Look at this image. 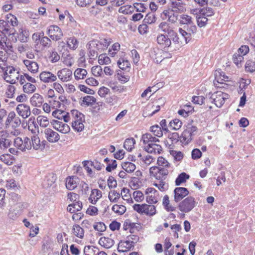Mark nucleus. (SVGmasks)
<instances>
[{
  "label": "nucleus",
  "mask_w": 255,
  "mask_h": 255,
  "mask_svg": "<svg viewBox=\"0 0 255 255\" xmlns=\"http://www.w3.org/2000/svg\"><path fill=\"white\" fill-rule=\"evenodd\" d=\"M228 77L225 75L224 72H221L219 71H216L215 73V81L214 84L216 85V81L218 83H223V81H227Z\"/></svg>",
  "instance_id": "35"
},
{
  "label": "nucleus",
  "mask_w": 255,
  "mask_h": 255,
  "mask_svg": "<svg viewBox=\"0 0 255 255\" xmlns=\"http://www.w3.org/2000/svg\"><path fill=\"white\" fill-rule=\"evenodd\" d=\"M19 77V72L18 69L12 66H6V69L4 71L3 78L7 83L11 84L16 83Z\"/></svg>",
  "instance_id": "2"
},
{
  "label": "nucleus",
  "mask_w": 255,
  "mask_h": 255,
  "mask_svg": "<svg viewBox=\"0 0 255 255\" xmlns=\"http://www.w3.org/2000/svg\"><path fill=\"white\" fill-rule=\"evenodd\" d=\"M229 98V95L222 91H218L212 94L210 98L211 102L221 108L225 103V100Z\"/></svg>",
  "instance_id": "5"
},
{
  "label": "nucleus",
  "mask_w": 255,
  "mask_h": 255,
  "mask_svg": "<svg viewBox=\"0 0 255 255\" xmlns=\"http://www.w3.org/2000/svg\"><path fill=\"white\" fill-rule=\"evenodd\" d=\"M68 47L71 50H75L77 48L79 42L75 37H69L66 41Z\"/></svg>",
  "instance_id": "36"
},
{
  "label": "nucleus",
  "mask_w": 255,
  "mask_h": 255,
  "mask_svg": "<svg viewBox=\"0 0 255 255\" xmlns=\"http://www.w3.org/2000/svg\"><path fill=\"white\" fill-rule=\"evenodd\" d=\"M9 21H6L4 20H0V31L4 34H12L13 33V28L10 27L9 24Z\"/></svg>",
  "instance_id": "19"
},
{
  "label": "nucleus",
  "mask_w": 255,
  "mask_h": 255,
  "mask_svg": "<svg viewBox=\"0 0 255 255\" xmlns=\"http://www.w3.org/2000/svg\"><path fill=\"white\" fill-rule=\"evenodd\" d=\"M197 128L196 126L188 125L182 132L181 136V141L185 144L189 143L193 139V136L195 135V132L196 131Z\"/></svg>",
  "instance_id": "7"
},
{
  "label": "nucleus",
  "mask_w": 255,
  "mask_h": 255,
  "mask_svg": "<svg viewBox=\"0 0 255 255\" xmlns=\"http://www.w3.org/2000/svg\"><path fill=\"white\" fill-rule=\"evenodd\" d=\"M147 145L145 146L144 149L146 151L150 153H160L162 150V147L160 145L157 144L156 142L149 141L148 143H143Z\"/></svg>",
  "instance_id": "15"
},
{
  "label": "nucleus",
  "mask_w": 255,
  "mask_h": 255,
  "mask_svg": "<svg viewBox=\"0 0 255 255\" xmlns=\"http://www.w3.org/2000/svg\"><path fill=\"white\" fill-rule=\"evenodd\" d=\"M82 208V203L80 201L74 202L72 204L68 205L67 210L68 212L74 213L76 212L80 211Z\"/></svg>",
  "instance_id": "29"
},
{
  "label": "nucleus",
  "mask_w": 255,
  "mask_h": 255,
  "mask_svg": "<svg viewBox=\"0 0 255 255\" xmlns=\"http://www.w3.org/2000/svg\"><path fill=\"white\" fill-rule=\"evenodd\" d=\"M37 123L43 128H46L49 125V122L47 117L39 116L37 118Z\"/></svg>",
  "instance_id": "49"
},
{
  "label": "nucleus",
  "mask_w": 255,
  "mask_h": 255,
  "mask_svg": "<svg viewBox=\"0 0 255 255\" xmlns=\"http://www.w3.org/2000/svg\"><path fill=\"white\" fill-rule=\"evenodd\" d=\"M151 131L152 132L154 135L158 137H161L163 135L161 128L158 125H154L150 127Z\"/></svg>",
  "instance_id": "59"
},
{
  "label": "nucleus",
  "mask_w": 255,
  "mask_h": 255,
  "mask_svg": "<svg viewBox=\"0 0 255 255\" xmlns=\"http://www.w3.org/2000/svg\"><path fill=\"white\" fill-rule=\"evenodd\" d=\"M0 160L7 165H11L13 163L14 157L9 154H3L0 156Z\"/></svg>",
  "instance_id": "32"
},
{
  "label": "nucleus",
  "mask_w": 255,
  "mask_h": 255,
  "mask_svg": "<svg viewBox=\"0 0 255 255\" xmlns=\"http://www.w3.org/2000/svg\"><path fill=\"white\" fill-rule=\"evenodd\" d=\"M23 62L31 73L35 74L38 72L39 66L37 62L30 60H24Z\"/></svg>",
  "instance_id": "21"
},
{
  "label": "nucleus",
  "mask_w": 255,
  "mask_h": 255,
  "mask_svg": "<svg viewBox=\"0 0 255 255\" xmlns=\"http://www.w3.org/2000/svg\"><path fill=\"white\" fill-rule=\"evenodd\" d=\"M199 13L205 17L211 16L214 14L213 9L211 7L203 8L199 10Z\"/></svg>",
  "instance_id": "55"
},
{
  "label": "nucleus",
  "mask_w": 255,
  "mask_h": 255,
  "mask_svg": "<svg viewBox=\"0 0 255 255\" xmlns=\"http://www.w3.org/2000/svg\"><path fill=\"white\" fill-rule=\"evenodd\" d=\"M189 175L187 174L186 173H181L178 176L177 178L176 179V185H180L181 183L185 182L187 179L189 178Z\"/></svg>",
  "instance_id": "47"
},
{
  "label": "nucleus",
  "mask_w": 255,
  "mask_h": 255,
  "mask_svg": "<svg viewBox=\"0 0 255 255\" xmlns=\"http://www.w3.org/2000/svg\"><path fill=\"white\" fill-rule=\"evenodd\" d=\"M172 244L170 241V239L168 238H166L164 242V248L165 254L168 253V255H173L174 252L172 250L169 249L171 247ZM167 255V254H166Z\"/></svg>",
  "instance_id": "48"
},
{
  "label": "nucleus",
  "mask_w": 255,
  "mask_h": 255,
  "mask_svg": "<svg viewBox=\"0 0 255 255\" xmlns=\"http://www.w3.org/2000/svg\"><path fill=\"white\" fill-rule=\"evenodd\" d=\"M117 63L119 67L122 70H126L130 67L129 61L123 58H120Z\"/></svg>",
  "instance_id": "50"
},
{
  "label": "nucleus",
  "mask_w": 255,
  "mask_h": 255,
  "mask_svg": "<svg viewBox=\"0 0 255 255\" xmlns=\"http://www.w3.org/2000/svg\"><path fill=\"white\" fill-rule=\"evenodd\" d=\"M35 86L29 82H27L23 85V91L25 93H32L35 91Z\"/></svg>",
  "instance_id": "44"
},
{
  "label": "nucleus",
  "mask_w": 255,
  "mask_h": 255,
  "mask_svg": "<svg viewBox=\"0 0 255 255\" xmlns=\"http://www.w3.org/2000/svg\"><path fill=\"white\" fill-rule=\"evenodd\" d=\"M18 115L23 119H26L31 115L30 108L29 105L25 104H18L16 108Z\"/></svg>",
  "instance_id": "10"
},
{
  "label": "nucleus",
  "mask_w": 255,
  "mask_h": 255,
  "mask_svg": "<svg viewBox=\"0 0 255 255\" xmlns=\"http://www.w3.org/2000/svg\"><path fill=\"white\" fill-rule=\"evenodd\" d=\"M146 206L144 210L145 211H143V214L146 215L152 216L156 214V210L155 207L152 205H148L146 204Z\"/></svg>",
  "instance_id": "42"
},
{
  "label": "nucleus",
  "mask_w": 255,
  "mask_h": 255,
  "mask_svg": "<svg viewBox=\"0 0 255 255\" xmlns=\"http://www.w3.org/2000/svg\"><path fill=\"white\" fill-rule=\"evenodd\" d=\"M141 139L143 143H148L149 141L152 142H159V140L155 137L152 136L150 133H145L142 135Z\"/></svg>",
  "instance_id": "43"
},
{
  "label": "nucleus",
  "mask_w": 255,
  "mask_h": 255,
  "mask_svg": "<svg viewBox=\"0 0 255 255\" xmlns=\"http://www.w3.org/2000/svg\"><path fill=\"white\" fill-rule=\"evenodd\" d=\"M197 203L194 197L188 196L179 203L178 208L181 212L187 213L196 206Z\"/></svg>",
  "instance_id": "3"
},
{
  "label": "nucleus",
  "mask_w": 255,
  "mask_h": 255,
  "mask_svg": "<svg viewBox=\"0 0 255 255\" xmlns=\"http://www.w3.org/2000/svg\"><path fill=\"white\" fill-rule=\"evenodd\" d=\"M47 34L54 41L61 39L63 35L61 29L57 25H51L47 30Z\"/></svg>",
  "instance_id": "8"
},
{
  "label": "nucleus",
  "mask_w": 255,
  "mask_h": 255,
  "mask_svg": "<svg viewBox=\"0 0 255 255\" xmlns=\"http://www.w3.org/2000/svg\"><path fill=\"white\" fill-rule=\"evenodd\" d=\"M245 69L247 71L250 72L255 71V62L252 60H248L246 63Z\"/></svg>",
  "instance_id": "64"
},
{
  "label": "nucleus",
  "mask_w": 255,
  "mask_h": 255,
  "mask_svg": "<svg viewBox=\"0 0 255 255\" xmlns=\"http://www.w3.org/2000/svg\"><path fill=\"white\" fill-rule=\"evenodd\" d=\"M39 78L42 82L49 83L56 81L57 76L50 71H44L39 74Z\"/></svg>",
  "instance_id": "12"
},
{
  "label": "nucleus",
  "mask_w": 255,
  "mask_h": 255,
  "mask_svg": "<svg viewBox=\"0 0 255 255\" xmlns=\"http://www.w3.org/2000/svg\"><path fill=\"white\" fill-rule=\"evenodd\" d=\"M31 143L33 148L37 150L40 148V140L37 134H34L31 137Z\"/></svg>",
  "instance_id": "45"
},
{
  "label": "nucleus",
  "mask_w": 255,
  "mask_h": 255,
  "mask_svg": "<svg viewBox=\"0 0 255 255\" xmlns=\"http://www.w3.org/2000/svg\"><path fill=\"white\" fill-rule=\"evenodd\" d=\"M71 116L73 128L78 132L82 131L84 128V115L76 110H73L71 111Z\"/></svg>",
  "instance_id": "1"
},
{
  "label": "nucleus",
  "mask_w": 255,
  "mask_h": 255,
  "mask_svg": "<svg viewBox=\"0 0 255 255\" xmlns=\"http://www.w3.org/2000/svg\"><path fill=\"white\" fill-rule=\"evenodd\" d=\"M129 192V190L128 189L126 188H123L122 189L121 193L120 194L124 200H127L128 202L131 201V202H133L132 199L130 197Z\"/></svg>",
  "instance_id": "62"
},
{
  "label": "nucleus",
  "mask_w": 255,
  "mask_h": 255,
  "mask_svg": "<svg viewBox=\"0 0 255 255\" xmlns=\"http://www.w3.org/2000/svg\"><path fill=\"white\" fill-rule=\"evenodd\" d=\"M74 74L76 80L83 79L87 75V71L84 69L77 68L75 71Z\"/></svg>",
  "instance_id": "37"
},
{
  "label": "nucleus",
  "mask_w": 255,
  "mask_h": 255,
  "mask_svg": "<svg viewBox=\"0 0 255 255\" xmlns=\"http://www.w3.org/2000/svg\"><path fill=\"white\" fill-rule=\"evenodd\" d=\"M31 104L34 107H40L44 102L43 97L38 93H35L30 100Z\"/></svg>",
  "instance_id": "24"
},
{
  "label": "nucleus",
  "mask_w": 255,
  "mask_h": 255,
  "mask_svg": "<svg viewBox=\"0 0 255 255\" xmlns=\"http://www.w3.org/2000/svg\"><path fill=\"white\" fill-rule=\"evenodd\" d=\"M182 125V122L177 119H174L169 123V127L172 129L176 130L180 129L181 128Z\"/></svg>",
  "instance_id": "46"
},
{
  "label": "nucleus",
  "mask_w": 255,
  "mask_h": 255,
  "mask_svg": "<svg viewBox=\"0 0 255 255\" xmlns=\"http://www.w3.org/2000/svg\"><path fill=\"white\" fill-rule=\"evenodd\" d=\"M112 210L116 213L122 215L125 213L126 211V208L123 205L115 204L113 206Z\"/></svg>",
  "instance_id": "58"
},
{
  "label": "nucleus",
  "mask_w": 255,
  "mask_h": 255,
  "mask_svg": "<svg viewBox=\"0 0 255 255\" xmlns=\"http://www.w3.org/2000/svg\"><path fill=\"white\" fill-rule=\"evenodd\" d=\"M174 201L178 203L187 196L189 192L187 188L184 187H176L174 190Z\"/></svg>",
  "instance_id": "14"
},
{
  "label": "nucleus",
  "mask_w": 255,
  "mask_h": 255,
  "mask_svg": "<svg viewBox=\"0 0 255 255\" xmlns=\"http://www.w3.org/2000/svg\"><path fill=\"white\" fill-rule=\"evenodd\" d=\"M135 143V140L133 138H127L124 142V147L128 151H130L133 148Z\"/></svg>",
  "instance_id": "41"
},
{
  "label": "nucleus",
  "mask_w": 255,
  "mask_h": 255,
  "mask_svg": "<svg viewBox=\"0 0 255 255\" xmlns=\"http://www.w3.org/2000/svg\"><path fill=\"white\" fill-rule=\"evenodd\" d=\"M161 16L163 19L168 18V20L172 23H174L178 19L177 15L171 10H164L161 13Z\"/></svg>",
  "instance_id": "22"
},
{
  "label": "nucleus",
  "mask_w": 255,
  "mask_h": 255,
  "mask_svg": "<svg viewBox=\"0 0 255 255\" xmlns=\"http://www.w3.org/2000/svg\"><path fill=\"white\" fill-rule=\"evenodd\" d=\"M156 41L161 47L163 48L169 47L171 44V39L168 36L162 34L157 36Z\"/></svg>",
  "instance_id": "18"
},
{
  "label": "nucleus",
  "mask_w": 255,
  "mask_h": 255,
  "mask_svg": "<svg viewBox=\"0 0 255 255\" xmlns=\"http://www.w3.org/2000/svg\"><path fill=\"white\" fill-rule=\"evenodd\" d=\"M162 205L164 209L168 212L175 211V207L170 204L169 197L167 195H165L162 199Z\"/></svg>",
  "instance_id": "31"
},
{
  "label": "nucleus",
  "mask_w": 255,
  "mask_h": 255,
  "mask_svg": "<svg viewBox=\"0 0 255 255\" xmlns=\"http://www.w3.org/2000/svg\"><path fill=\"white\" fill-rule=\"evenodd\" d=\"M1 136L0 137V149L4 151L7 148L9 147L11 145V141L7 138L8 133L5 131L1 132Z\"/></svg>",
  "instance_id": "17"
},
{
  "label": "nucleus",
  "mask_w": 255,
  "mask_h": 255,
  "mask_svg": "<svg viewBox=\"0 0 255 255\" xmlns=\"http://www.w3.org/2000/svg\"><path fill=\"white\" fill-rule=\"evenodd\" d=\"M120 49V44L118 43H115L112 46L111 48L109 50V54L112 57H114L117 52L119 51Z\"/></svg>",
  "instance_id": "61"
},
{
  "label": "nucleus",
  "mask_w": 255,
  "mask_h": 255,
  "mask_svg": "<svg viewBox=\"0 0 255 255\" xmlns=\"http://www.w3.org/2000/svg\"><path fill=\"white\" fill-rule=\"evenodd\" d=\"M133 242L127 241L126 242H120L119 244L118 250L119 252L124 253L129 250L132 247Z\"/></svg>",
  "instance_id": "28"
},
{
  "label": "nucleus",
  "mask_w": 255,
  "mask_h": 255,
  "mask_svg": "<svg viewBox=\"0 0 255 255\" xmlns=\"http://www.w3.org/2000/svg\"><path fill=\"white\" fill-rule=\"evenodd\" d=\"M88 49L95 50L98 52H102L101 48L99 46V42L97 40H93L90 41L87 44Z\"/></svg>",
  "instance_id": "34"
},
{
  "label": "nucleus",
  "mask_w": 255,
  "mask_h": 255,
  "mask_svg": "<svg viewBox=\"0 0 255 255\" xmlns=\"http://www.w3.org/2000/svg\"><path fill=\"white\" fill-rule=\"evenodd\" d=\"M13 144L15 147L21 151L30 150L32 147L31 140L27 137H24L23 139L19 137L15 138L13 141Z\"/></svg>",
  "instance_id": "6"
},
{
  "label": "nucleus",
  "mask_w": 255,
  "mask_h": 255,
  "mask_svg": "<svg viewBox=\"0 0 255 255\" xmlns=\"http://www.w3.org/2000/svg\"><path fill=\"white\" fill-rule=\"evenodd\" d=\"M149 173L151 176L160 180L165 179L169 173L168 170L166 168L160 166H152L149 169Z\"/></svg>",
  "instance_id": "4"
},
{
  "label": "nucleus",
  "mask_w": 255,
  "mask_h": 255,
  "mask_svg": "<svg viewBox=\"0 0 255 255\" xmlns=\"http://www.w3.org/2000/svg\"><path fill=\"white\" fill-rule=\"evenodd\" d=\"M179 21L180 24H187V25L192 24V22L191 17L185 14L180 16Z\"/></svg>",
  "instance_id": "60"
},
{
  "label": "nucleus",
  "mask_w": 255,
  "mask_h": 255,
  "mask_svg": "<svg viewBox=\"0 0 255 255\" xmlns=\"http://www.w3.org/2000/svg\"><path fill=\"white\" fill-rule=\"evenodd\" d=\"M121 197V194L116 190H112L109 193V199L111 202H117Z\"/></svg>",
  "instance_id": "53"
},
{
  "label": "nucleus",
  "mask_w": 255,
  "mask_h": 255,
  "mask_svg": "<svg viewBox=\"0 0 255 255\" xmlns=\"http://www.w3.org/2000/svg\"><path fill=\"white\" fill-rule=\"evenodd\" d=\"M58 78L62 82H65L70 81L72 77V72L67 68H63L57 72Z\"/></svg>",
  "instance_id": "16"
},
{
  "label": "nucleus",
  "mask_w": 255,
  "mask_h": 255,
  "mask_svg": "<svg viewBox=\"0 0 255 255\" xmlns=\"http://www.w3.org/2000/svg\"><path fill=\"white\" fill-rule=\"evenodd\" d=\"M179 32L181 35L180 37L182 38L183 40V44H187L191 39V36H190V33L188 32L185 30L181 28H180L179 29Z\"/></svg>",
  "instance_id": "33"
},
{
  "label": "nucleus",
  "mask_w": 255,
  "mask_h": 255,
  "mask_svg": "<svg viewBox=\"0 0 255 255\" xmlns=\"http://www.w3.org/2000/svg\"><path fill=\"white\" fill-rule=\"evenodd\" d=\"M96 102V99L91 96H87L83 98V104L87 106H92Z\"/></svg>",
  "instance_id": "52"
},
{
  "label": "nucleus",
  "mask_w": 255,
  "mask_h": 255,
  "mask_svg": "<svg viewBox=\"0 0 255 255\" xmlns=\"http://www.w3.org/2000/svg\"><path fill=\"white\" fill-rule=\"evenodd\" d=\"M170 7L171 10L176 13L186 10L185 4L180 0H171Z\"/></svg>",
  "instance_id": "11"
},
{
  "label": "nucleus",
  "mask_w": 255,
  "mask_h": 255,
  "mask_svg": "<svg viewBox=\"0 0 255 255\" xmlns=\"http://www.w3.org/2000/svg\"><path fill=\"white\" fill-rule=\"evenodd\" d=\"M99 243L101 246L109 249L114 245V241L111 238L104 237L100 238Z\"/></svg>",
  "instance_id": "30"
},
{
  "label": "nucleus",
  "mask_w": 255,
  "mask_h": 255,
  "mask_svg": "<svg viewBox=\"0 0 255 255\" xmlns=\"http://www.w3.org/2000/svg\"><path fill=\"white\" fill-rule=\"evenodd\" d=\"M99 46L101 48V51L107 49L108 46L112 42V39L111 38H101L99 41Z\"/></svg>",
  "instance_id": "38"
},
{
  "label": "nucleus",
  "mask_w": 255,
  "mask_h": 255,
  "mask_svg": "<svg viewBox=\"0 0 255 255\" xmlns=\"http://www.w3.org/2000/svg\"><path fill=\"white\" fill-rule=\"evenodd\" d=\"M157 163L158 165V166L166 168L167 169L170 166V164L165 158L162 156H160L158 158Z\"/></svg>",
  "instance_id": "56"
},
{
  "label": "nucleus",
  "mask_w": 255,
  "mask_h": 255,
  "mask_svg": "<svg viewBox=\"0 0 255 255\" xmlns=\"http://www.w3.org/2000/svg\"><path fill=\"white\" fill-rule=\"evenodd\" d=\"M40 43L44 48H49L51 46V41L47 36H44V33L42 32V37L40 40Z\"/></svg>",
  "instance_id": "51"
},
{
  "label": "nucleus",
  "mask_w": 255,
  "mask_h": 255,
  "mask_svg": "<svg viewBox=\"0 0 255 255\" xmlns=\"http://www.w3.org/2000/svg\"><path fill=\"white\" fill-rule=\"evenodd\" d=\"M34 120V117H31L28 119L27 124L28 129L32 133L37 134V133H39V128Z\"/></svg>",
  "instance_id": "26"
},
{
  "label": "nucleus",
  "mask_w": 255,
  "mask_h": 255,
  "mask_svg": "<svg viewBox=\"0 0 255 255\" xmlns=\"http://www.w3.org/2000/svg\"><path fill=\"white\" fill-rule=\"evenodd\" d=\"M102 197V192L98 189H94L92 190L89 200L91 204L95 205Z\"/></svg>",
  "instance_id": "25"
},
{
  "label": "nucleus",
  "mask_w": 255,
  "mask_h": 255,
  "mask_svg": "<svg viewBox=\"0 0 255 255\" xmlns=\"http://www.w3.org/2000/svg\"><path fill=\"white\" fill-rule=\"evenodd\" d=\"M44 133L46 139L51 143L56 142L60 139L59 134L50 128H46Z\"/></svg>",
  "instance_id": "13"
},
{
  "label": "nucleus",
  "mask_w": 255,
  "mask_h": 255,
  "mask_svg": "<svg viewBox=\"0 0 255 255\" xmlns=\"http://www.w3.org/2000/svg\"><path fill=\"white\" fill-rule=\"evenodd\" d=\"M111 60L106 54H100L98 58V62L101 65L108 64L110 63Z\"/></svg>",
  "instance_id": "63"
},
{
  "label": "nucleus",
  "mask_w": 255,
  "mask_h": 255,
  "mask_svg": "<svg viewBox=\"0 0 255 255\" xmlns=\"http://www.w3.org/2000/svg\"><path fill=\"white\" fill-rule=\"evenodd\" d=\"M73 233L76 237L82 239L84 237V229L78 225H74L73 227Z\"/></svg>",
  "instance_id": "40"
},
{
  "label": "nucleus",
  "mask_w": 255,
  "mask_h": 255,
  "mask_svg": "<svg viewBox=\"0 0 255 255\" xmlns=\"http://www.w3.org/2000/svg\"><path fill=\"white\" fill-rule=\"evenodd\" d=\"M51 123L55 130L62 133L66 134L70 131V127L63 122L58 120H53Z\"/></svg>",
  "instance_id": "9"
},
{
  "label": "nucleus",
  "mask_w": 255,
  "mask_h": 255,
  "mask_svg": "<svg viewBox=\"0 0 255 255\" xmlns=\"http://www.w3.org/2000/svg\"><path fill=\"white\" fill-rule=\"evenodd\" d=\"M84 255H107L104 252H100L99 249L93 246H86L84 250Z\"/></svg>",
  "instance_id": "20"
},
{
  "label": "nucleus",
  "mask_w": 255,
  "mask_h": 255,
  "mask_svg": "<svg viewBox=\"0 0 255 255\" xmlns=\"http://www.w3.org/2000/svg\"><path fill=\"white\" fill-rule=\"evenodd\" d=\"M78 178L76 176H73L66 179V186L70 190H74L78 185Z\"/></svg>",
  "instance_id": "23"
},
{
  "label": "nucleus",
  "mask_w": 255,
  "mask_h": 255,
  "mask_svg": "<svg viewBox=\"0 0 255 255\" xmlns=\"http://www.w3.org/2000/svg\"><path fill=\"white\" fill-rule=\"evenodd\" d=\"M122 167L128 173L132 172L135 169V164L128 161L122 163Z\"/></svg>",
  "instance_id": "39"
},
{
  "label": "nucleus",
  "mask_w": 255,
  "mask_h": 255,
  "mask_svg": "<svg viewBox=\"0 0 255 255\" xmlns=\"http://www.w3.org/2000/svg\"><path fill=\"white\" fill-rule=\"evenodd\" d=\"M155 21L156 17L155 16L154 14L152 12L148 13L143 20L144 23L146 24H152L154 23Z\"/></svg>",
  "instance_id": "54"
},
{
  "label": "nucleus",
  "mask_w": 255,
  "mask_h": 255,
  "mask_svg": "<svg viewBox=\"0 0 255 255\" xmlns=\"http://www.w3.org/2000/svg\"><path fill=\"white\" fill-rule=\"evenodd\" d=\"M163 51L161 49L154 48L151 51L150 56L156 63H160L163 60Z\"/></svg>",
  "instance_id": "27"
},
{
  "label": "nucleus",
  "mask_w": 255,
  "mask_h": 255,
  "mask_svg": "<svg viewBox=\"0 0 255 255\" xmlns=\"http://www.w3.org/2000/svg\"><path fill=\"white\" fill-rule=\"evenodd\" d=\"M159 28L162 30V31L164 33H167L168 34L169 31H171L173 29V28L167 22H163L159 24Z\"/></svg>",
  "instance_id": "57"
}]
</instances>
